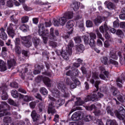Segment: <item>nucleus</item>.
Listing matches in <instances>:
<instances>
[{"mask_svg":"<svg viewBox=\"0 0 125 125\" xmlns=\"http://www.w3.org/2000/svg\"><path fill=\"white\" fill-rule=\"evenodd\" d=\"M110 58H112V59H115L117 60L118 59V56L117 55V52L115 50H111L109 54Z\"/></svg>","mask_w":125,"mask_h":125,"instance_id":"obj_31","label":"nucleus"},{"mask_svg":"<svg viewBox=\"0 0 125 125\" xmlns=\"http://www.w3.org/2000/svg\"><path fill=\"white\" fill-rule=\"evenodd\" d=\"M50 26H51V21H46L44 24L41 23L38 26L39 28V34L41 37H42L44 43L47 42V37L49 35L48 30H44V27Z\"/></svg>","mask_w":125,"mask_h":125,"instance_id":"obj_1","label":"nucleus"},{"mask_svg":"<svg viewBox=\"0 0 125 125\" xmlns=\"http://www.w3.org/2000/svg\"><path fill=\"white\" fill-rule=\"evenodd\" d=\"M32 36L29 35L27 36H24L21 38L22 40V44L25 47H31L32 46V42H31V39Z\"/></svg>","mask_w":125,"mask_h":125,"instance_id":"obj_7","label":"nucleus"},{"mask_svg":"<svg viewBox=\"0 0 125 125\" xmlns=\"http://www.w3.org/2000/svg\"><path fill=\"white\" fill-rule=\"evenodd\" d=\"M90 39L88 37H86L84 38V42L85 44H89L90 46L92 48L95 47V41L96 40V35L93 33H90L89 34Z\"/></svg>","mask_w":125,"mask_h":125,"instance_id":"obj_6","label":"nucleus"},{"mask_svg":"<svg viewBox=\"0 0 125 125\" xmlns=\"http://www.w3.org/2000/svg\"><path fill=\"white\" fill-rule=\"evenodd\" d=\"M1 89L2 90V95L1 98L2 100H7L8 99V95L6 93V90H7V86H4L1 87Z\"/></svg>","mask_w":125,"mask_h":125,"instance_id":"obj_19","label":"nucleus"},{"mask_svg":"<svg viewBox=\"0 0 125 125\" xmlns=\"http://www.w3.org/2000/svg\"><path fill=\"white\" fill-rule=\"evenodd\" d=\"M64 103H65V101L62 99H60L57 101V104L59 105V106H62Z\"/></svg>","mask_w":125,"mask_h":125,"instance_id":"obj_50","label":"nucleus"},{"mask_svg":"<svg viewBox=\"0 0 125 125\" xmlns=\"http://www.w3.org/2000/svg\"><path fill=\"white\" fill-rule=\"evenodd\" d=\"M8 110H10L9 105L7 104L6 102H2L0 104V118L4 116H10V112H9Z\"/></svg>","mask_w":125,"mask_h":125,"instance_id":"obj_4","label":"nucleus"},{"mask_svg":"<svg viewBox=\"0 0 125 125\" xmlns=\"http://www.w3.org/2000/svg\"><path fill=\"white\" fill-rule=\"evenodd\" d=\"M107 7L108 9H113L115 7V5L110 2L107 4Z\"/></svg>","mask_w":125,"mask_h":125,"instance_id":"obj_52","label":"nucleus"},{"mask_svg":"<svg viewBox=\"0 0 125 125\" xmlns=\"http://www.w3.org/2000/svg\"><path fill=\"white\" fill-rule=\"evenodd\" d=\"M8 103H9V104H10V105H12L13 106H18V104H17L16 103H15L14 101L11 99H9L8 100Z\"/></svg>","mask_w":125,"mask_h":125,"instance_id":"obj_45","label":"nucleus"},{"mask_svg":"<svg viewBox=\"0 0 125 125\" xmlns=\"http://www.w3.org/2000/svg\"><path fill=\"white\" fill-rule=\"evenodd\" d=\"M79 27L81 29V31H84V27H83V22L81 21L78 23Z\"/></svg>","mask_w":125,"mask_h":125,"instance_id":"obj_53","label":"nucleus"},{"mask_svg":"<svg viewBox=\"0 0 125 125\" xmlns=\"http://www.w3.org/2000/svg\"><path fill=\"white\" fill-rule=\"evenodd\" d=\"M10 85L11 87H14L15 88H17L18 87V83H17L16 82L11 83Z\"/></svg>","mask_w":125,"mask_h":125,"instance_id":"obj_56","label":"nucleus"},{"mask_svg":"<svg viewBox=\"0 0 125 125\" xmlns=\"http://www.w3.org/2000/svg\"><path fill=\"white\" fill-rule=\"evenodd\" d=\"M125 81V75L122 74L120 77H117L116 79V83L119 87H122V83Z\"/></svg>","mask_w":125,"mask_h":125,"instance_id":"obj_17","label":"nucleus"},{"mask_svg":"<svg viewBox=\"0 0 125 125\" xmlns=\"http://www.w3.org/2000/svg\"><path fill=\"white\" fill-rule=\"evenodd\" d=\"M106 111L107 114H109L110 116H112V117L114 116V112H113V110L111 109V107L107 106L106 107Z\"/></svg>","mask_w":125,"mask_h":125,"instance_id":"obj_42","label":"nucleus"},{"mask_svg":"<svg viewBox=\"0 0 125 125\" xmlns=\"http://www.w3.org/2000/svg\"><path fill=\"white\" fill-rule=\"evenodd\" d=\"M99 29L101 33H102V34L105 33V32H108V31H109V32L112 33V34H115L116 32V30L114 28L108 27L106 22L101 26Z\"/></svg>","mask_w":125,"mask_h":125,"instance_id":"obj_8","label":"nucleus"},{"mask_svg":"<svg viewBox=\"0 0 125 125\" xmlns=\"http://www.w3.org/2000/svg\"><path fill=\"white\" fill-rule=\"evenodd\" d=\"M120 26V24L117 21H115L113 22V27L114 28H118Z\"/></svg>","mask_w":125,"mask_h":125,"instance_id":"obj_59","label":"nucleus"},{"mask_svg":"<svg viewBox=\"0 0 125 125\" xmlns=\"http://www.w3.org/2000/svg\"><path fill=\"white\" fill-rule=\"evenodd\" d=\"M16 29H17V26L14 25L12 23H10V26L7 28V32L12 39H13L15 36V30Z\"/></svg>","mask_w":125,"mask_h":125,"instance_id":"obj_10","label":"nucleus"},{"mask_svg":"<svg viewBox=\"0 0 125 125\" xmlns=\"http://www.w3.org/2000/svg\"><path fill=\"white\" fill-rule=\"evenodd\" d=\"M118 55L119 57H120V63L122 65L125 63V55L124 54L123 58H122V52H118Z\"/></svg>","mask_w":125,"mask_h":125,"instance_id":"obj_40","label":"nucleus"},{"mask_svg":"<svg viewBox=\"0 0 125 125\" xmlns=\"http://www.w3.org/2000/svg\"><path fill=\"white\" fill-rule=\"evenodd\" d=\"M101 61L102 63H103L104 64V65H106L108 62V58L106 57H103L101 58Z\"/></svg>","mask_w":125,"mask_h":125,"instance_id":"obj_46","label":"nucleus"},{"mask_svg":"<svg viewBox=\"0 0 125 125\" xmlns=\"http://www.w3.org/2000/svg\"><path fill=\"white\" fill-rule=\"evenodd\" d=\"M119 18L122 20H125V14H121L119 15Z\"/></svg>","mask_w":125,"mask_h":125,"instance_id":"obj_64","label":"nucleus"},{"mask_svg":"<svg viewBox=\"0 0 125 125\" xmlns=\"http://www.w3.org/2000/svg\"><path fill=\"white\" fill-rule=\"evenodd\" d=\"M29 105H30V108L34 109V108H35V107H36V102H31L29 104Z\"/></svg>","mask_w":125,"mask_h":125,"instance_id":"obj_60","label":"nucleus"},{"mask_svg":"<svg viewBox=\"0 0 125 125\" xmlns=\"http://www.w3.org/2000/svg\"><path fill=\"white\" fill-rule=\"evenodd\" d=\"M52 94L55 97H59L60 95V92L57 89H54L51 90Z\"/></svg>","mask_w":125,"mask_h":125,"instance_id":"obj_38","label":"nucleus"},{"mask_svg":"<svg viewBox=\"0 0 125 125\" xmlns=\"http://www.w3.org/2000/svg\"><path fill=\"white\" fill-rule=\"evenodd\" d=\"M58 88L59 90H61L62 92L63 93L65 97L69 96V93H67V88L65 86V85L62 83H59L58 84Z\"/></svg>","mask_w":125,"mask_h":125,"instance_id":"obj_13","label":"nucleus"},{"mask_svg":"<svg viewBox=\"0 0 125 125\" xmlns=\"http://www.w3.org/2000/svg\"><path fill=\"white\" fill-rule=\"evenodd\" d=\"M0 69L1 72L6 71V66H5L4 62L2 60H0Z\"/></svg>","mask_w":125,"mask_h":125,"instance_id":"obj_34","label":"nucleus"},{"mask_svg":"<svg viewBox=\"0 0 125 125\" xmlns=\"http://www.w3.org/2000/svg\"><path fill=\"white\" fill-rule=\"evenodd\" d=\"M104 47L108 48L110 46V42L108 41H106L104 42Z\"/></svg>","mask_w":125,"mask_h":125,"instance_id":"obj_62","label":"nucleus"},{"mask_svg":"<svg viewBox=\"0 0 125 125\" xmlns=\"http://www.w3.org/2000/svg\"><path fill=\"white\" fill-rule=\"evenodd\" d=\"M40 92L43 95H47V93H48V91H47V90L44 87L41 88Z\"/></svg>","mask_w":125,"mask_h":125,"instance_id":"obj_41","label":"nucleus"},{"mask_svg":"<svg viewBox=\"0 0 125 125\" xmlns=\"http://www.w3.org/2000/svg\"><path fill=\"white\" fill-rule=\"evenodd\" d=\"M71 7L73 9L74 11H77L79 10V7H80V2L74 1L71 5Z\"/></svg>","mask_w":125,"mask_h":125,"instance_id":"obj_27","label":"nucleus"},{"mask_svg":"<svg viewBox=\"0 0 125 125\" xmlns=\"http://www.w3.org/2000/svg\"><path fill=\"white\" fill-rule=\"evenodd\" d=\"M74 44L73 42L70 41L67 45V47L66 50L62 51V53L60 51H57V52H59V54H58V55H62V58L65 60H69L70 56L72 55V47H73Z\"/></svg>","mask_w":125,"mask_h":125,"instance_id":"obj_3","label":"nucleus"},{"mask_svg":"<svg viewBox=\"0 0 125 125\" xmlns=\"http://www.w3.org/2000/svg\"><path fill=\"white\" fill-rule=\"evenodd\" d=\"M29 21V17L28 16H24L21 19L22 23H27Z\"/></svg>","mask_w":125,"mask_h":125,"instance_id":"obj_51","label":"nucleus"},{"mask_svg":"<svg viewBox=\"0 0 125 125\" xmlns=\"http://www.w3.org/2000/svg\"><path fill=\"white\" fill-rule=\"evenodd\" d=\"M74 13L72 12H66L63 14L62 17L59 18L57 20L54 19L53 24L56 27H58L60 25L64 26L66 24V22L69 19H72Z\"/></svg>","mask_w":125,"mask_h":125,"instance_id":"obj_2","label":"nucleus"},{"mask_svg":"<svg viewBox=\"0 0 125 125\" xmlns=\"http://www.w3.org/2000/svg\"><path fill=\"white\" fill-rule=\"evenodd\" d=\"M8 69H13L16 66V61L14 59H12L7 61Z\"/></svg>","mask_w":125,"mask_h":125,"instance_id":"obj_24","label":"nucleus"},{"mask_svg":"<svg viewBox=\"0 0 125 125\" xmlns=\"http://www.w3.org/2000/svg\"><path fill=\"white\" fill-rule=\"evenodd\" d=\"M104 18L103 17L98 16V17L94 20L95 25H98V24L102 23Z\"/></svg>","mask_w":125,"mask_h":125,"instance_id":"obj_29","label":"nucleus"},{"mask_svg":"<svg viewBox=\"0 0 125 125\" xmlns=\"http://www.w3.org/2000/svg\"><path fill=\"white\" fill-rule=\"evenodd\" d=\"M76 102L75 103V106H82L83 104H84V102L83 101L81 98H77Z\"/></svg>","mask_w":125,"mask_h":125,"instance_id":"obj_33","label":"nucleus"},{"mask_svg":"<svg viewBox=\"0 0 125 125\" xmlns=\"http://www.w3.org/2000/svg\"><path fill=\"white\" fill-rule=\"evenodd\" d=\"M53 31H54V29H53V28L51 27L50 29V40H53L54 41H56V37L54 36Z\"/></svg>","mask_w":125,"mask_h":125,"instance_id":"obj_36","label":"nucleus"},{"mask_svg":"<svg viewBox=\"0 0 125 125\" xmlns=\"http://www.w3.org/2000/svg\"><path fill=\"white\" fill-rule=\"evenodd\" d=\"M109 63H110V64L114 65L115 67H118V66L119 65V62H118L114 61L111 59L109 60Z\"/></svg>","mask_w":125,"mask_h":125,"instance_id":"obj_48","label":"nucleus"},{"mask_svg":"<svg viewBox=\"0 0 125 125\" xmlns=\"http://www.w3.org/2000/svg\"><path fill=\"white\" fill-rule=\"evenodd\" d=\"M20 98V99H23V101H24L25 102H29V101H32V100H33L32 97H29L28 96L23 95V97H21Z\"/></svg>","mask_w":125,"mask_h":125,"instance_id":"obj_37","label":"nucleus"},{"mask_svg":"<svg viewBox=\"0 0 125 125\" xmlns=\"http://www.w3.org/2000/svg\"><path fill=\"white\" fill-rule=\"evenodd\" d=\"M106 125H118V124L116 121L108 119L106 121Z\"/></svg>","mask_w":125,"mask_h":125,"instance_id":"obj_39","label":"nucleus"},{"mask_svg":"<svg viewBox=\"0 0 125 125\" xmlns=\"http://www.w3.org/2000/svg\"><path fill=\"white\" fill-rule=\"evenodd\" d=\"M85 108L86 110L88 111H92V110L94 109L95 111H94V114L95 116H99V115H100V110L97 108L94 104H92L90 106H86Z\"/></svg>","mask_w":125,"mask_h":125,"instance_id":"obj_14","label":"nucleus"},{"mask_svg":"<svg viewBox=\"0 0 125 125\" xmlns=\"http://www.w3.org/2000/svg\"><path fill=\"white\" fill-rule=\"evenodd\" d=\"M15 43L16 44V46H19L20 44V40L19 38H16Z\"/></svg>","mask_w":125,"mask_h":125,"instance_id":"obj_63","label":"nucleus"},{"mask_svg":"<svg viewBox=\"0 0 125 125\" xmlns=\"http://www.w3.org/2000/svg\"><path fill=\"white\" fill-rule=\"evenodd\" d=\"M21 48L19 46H16L15 51L18 54H21Z\"/></svg>","mask_w":125,"mask_h":125,"instance_id":"obj_49","label":"nucleus"},{"mask_svg":"<svg viewBox=\"0 0 125 125\" xmlns=\"http://www.w3.org/2000/svg\"><path fill=\"white\" fill-rule=\"evenodd\" d=\"M104 96V95L101 92H98L97 91H94L93 94L87 96L84 102H87L88 101L96 102L98 101V98H102Z\"/></svg>","mask_w":125,"mask_h":125,"instance_id":"obj_5","label":"nucleus"},{"mask_svg":"<svg viewBox=\"0 0 125 125\" xmlns=\"http://www.w3.org/2000/svg\"><path fill=\"white\" fill-rule=\"evenodd\" d=\"M43 82L48 87H50L51 86V84L50 83V79L47 77H44L43 79Z\"/></svg>","mask_w":125,"mask_h":125,"instance_id":"obj_32","label":"nucleus"},{"mask_svg":"<svg viewBox=\"0 0 125 125\" xmlns=\"http://www.w3.org/2000/svg\"><path fill=\"white\" fill-rule=\"evenodd\" d=\"M80 74V71L79 70L77 69L75 73H72L71 70H69L66 72V76H70L71 79H74V78H76V77H78L79 74Z\"/></svg>","mask_w":125,"mask_h":125,"instance_id":"obj_22","label":"nucleus"},{"mask_svg":"<svg viewBox=\"0 0 125 125\" xmlns=\"http://www.w3.org/2000/svg\"><path fill=\"white\" fill-rule=\"evenodd\" d=\"M11 95L14 98H20L23 97V95L18 93V92L16 90H13L11 91Z\"/></svg>","mask_w":125,"mask_h":125,"instance_id":"obj_25","label":"nucleus"},{"mask_svg":"<svg viewBox=\"0 0 125 125\" xmlns=\"http://www.w3.org/2000/svg\"><path fill=\"white\" fill-rule=\"evenodd\" d=\"M13 115H14L16 119H21V115H20V114H18L16 112H13Z\"/></svg>","mask_w":125,"mask_h":125,"instance_id":"obj_58","label":"nucleus"},{"mask_svg":"<svg viewBox=\"0 0 125 125\" xmlns=\"http://www.w3.org/2000/svg\"><path fill=\"white\" fill-rule=\"evenodd\" d=\"M86 26L87 28H91L93 26V24L92 23V21L89 20L87 21H86Z\"/></svg>","mask_w":125,"mask_h":125,"instance_id":"obj_47","label":"nucleus"},{"mask_svg":"<svg viewBox=\"0 0 125 125\" xmlns=\"http://www.w3.org/2000/svg\"><path fill=\"white\" fill-rule=\"evenodd\" d=\"M100 70H101V73L99 75V77L102 80L105 81V80H106V78H108L109 72H108V71H106L105 68L103 66L100 67Z\"/></svg>","mask_w":125,"mask_h":125,"instance_id":"obj_12","label":"nucleus"},{"mask_svg":"<svg viewBox=\"0 0 125 125\" xmlns=\"http://www.w3.org/2000/svg\"><path fill=\"white\" fill-rule=\"evenodd\" d=\"M11 121V117H5L3 119L4 123H6V124H10Z\"/></svg>","mask_w":125,"mask_h":125,"instance_id":"obj_43","label":"nucleus"},{"mask_svg":"<svg viewBox=\"0 0 125 125\" xmlns=\"http://www.w3.org/2000/svg\"><path fill=\"white\" fill-rule=\"evenodd\" d=\"M77 110H83V108L82 107H76V106H74L73 107L72 109L71 110L69 114H72V113H73V112H75V111H77Z\"/></svg>","mask_w":125,"mask_h":125,"instance_id":"obj_44","label":"nucleus"},{"mask_svg":"<svg viewBox=\"0 0 125 125\" xmlns=\"http://www.w3.org/2000/svg\"><path fill=\"white\" fill-rule=\"evenodd\" d=\"M115 116L118 118L119 120H125V110L123 107H120L119 111L116 110L114 112Z\"/></svg>","mask_w":125,"mask_h":125,"instance_id":"obj_11","label":"nucleus"},{"mask_svg":"<svg viewBox=\"0 0 125 125\" xmlns=\"http://www.w3.org/2000/svg\"><path fill=\"white\" fill-rule=\"evenodd\" d=\"M91 116L90 115H87L85 118V121L86 122H89L90 121H91Z\"/></svg>","mask_w":125,"mask_h":125,"instance_id":"obj_61","label":"nucleus"},{"mask_svg":"<svg viewBox=\"0 0 125 125\" xmlns=\"http://www.w3.org/2000/svg\"><path fill=\"white\" fill-rule=\"evenodd\" d=\"M1 32L0 33V37L2 40H3L4 41H5L7 40V35L5 34V32H4V29L3 28H1L0 29Z\"/></svg>","mask_w":125,"mask_h":125,"instance_id":"obj_26","label":"nucleus"},{"mask_svg":"<svg viewBox=\"0 0 125 125\" xmlns=\"http://www.w3.org/2000/svg\"><path fill=\"white\" fill-rule=\"evenodd\" d=\"M96 32L97 37L99 39L97 40V45H98L99 46H103V43H102V41L100 40H101L102 41H103V42H104V39L102 38V34L100 33V32L98 30H96Z\"/></svg>","mask_w":125,"mask_h":125,"instance_id":"obj_15","label":"nucleus"},{"mask_svg":"<svg viewBox=\"0 0 125 125\" xmlns=\"http://www.w3.org/2000/svg\"><path fill=\"white\" fill-rule=\"evenodd\" d=\"M66 27L67 29V31H69L68 32L69 35L72 34L73 31H74V28H73V27H74V21H68L66 24Z\"/></svg>","mask_w":125,"mask_h":125,"instance_id":"obj_16","label":"nucleus"},{"mask_svg":"<svg viewBox=\"0 0 125 125\" xmlns=\"http://www.w3.org/2000/svg\"><path fill=\"white\" fill-rule=\"evenodd\" d=\"M31 116L33 122H38L41 120V116L37 113L35 110L32 111Z\"/></svg>","mask_w":125,"mask_h":125,"instance_id":"obj_18","label":"nucleus"},{"mask_svg":"<svg viewBox=\"0 0 125 125\" xmlns=\"http://www.w3.org/2000/svg\"><path fill=\"white\" fill-rule=\"evenodd\" d=\"M7 6L8 7H12L13 6V1L9 0L7 2Z\"/></svg>","mask_w":125,"mask_h":125,"instance_id":"obj_57","label":"nucleus"},{"mask_svg":"<svg viewBox=\"0 0 125 125\" xmlns=\"http://www.w3.org/2000/svg\"><path fill=\"white\" fill-rule=\"evenodd\" d=\"M82 116V113L81 111H77L74 113L71 116V119L72 121H78L81 119V116Z\"/></svg>","mask_w":125,"mask_h":125,"instance_id":"obj_21","label":"nucleus"},{"mask_svg":"<svg viewBox=\"0 0 125 125\" xmlns=\"http://www.w3.org/2000/svg\"><path fill=\"white\" fill-rule=\"evenodd\" d=\"M32 41L33 44H34V46L36 48L40 46V45H41V43H42V42L41 41V40H40V38L36 37H33L32 39Z\"/></svg>","mask_w":125,"mask_h":125,"instance_id":"obj_20","label":"nucleus"},{"mask_svg":"<svg viewBox=\"0 0 125 125\" xmlns=\"http://www.w3.org/2000/svg\"><path fill=\"white\" fill-rule=\"evenodd\" d=\"M54 41L53 40L50 41L49 44V45H50L51 46H52V47H55L56 46V45H57V43H56V42L52 41Z\"/></svg>","mask_w":125,"mask_h":125,"instance_id":"obj_55","label":"nucleus"},{"mask_svg":"<svg viewBox=\"0 0 125 125\" xmlns=\"http://www.w3.org/2000/svg\"><path fill=\"white\" fill-rule=\"evenodd\" d=\"M29 25L26 24H23L21 25L20 27V30L22 31V32H28L29 31Z\"/></svg>","mask_w":125,"mask_h":125,"instance_id":"obj_35","label":"nucleus"},{"mask_svg":"<svg viewBox=\"0 0 125 125\" xmlns=\"http://www.w3.org/2000/svg\"><path fill=\"white\" fill-rule=\"evenodd\" d=\"M54 107H55V105H54V103H52L49 104L48 109V114H52V115L55 114L56 111L55 110V109H54Z\"/></svg>","mask_w":125,"mask_h":125,"instance_id":"obj_23","label":"nucleus"},{"mask_svg":"<svg viewBox=\"0 0 125 125\" xmlns=\"http://www.w3.org/2000/svg\"><path fill=\"white\" fill-rule=\"evenodd\" d=\"M76 50L81 53L83 52L84 50V46L83 45L80 44L76 45Z\"/></svg>","mask_w":125,"mask_h":125,"instance_id":"obj_30","label":"nucleus"},{"mask_svg":"<svg viewBox=\"0 0 125 125\" xmlns=\"http://www.w3.org/2000/svg\"><path fill=\"white\" fill-rule=\"evenodd\" d=\"M74 41L76 43H80L82 42V39L80 37H77L74 38Z\"/></svg>","mask_w":125,"mask_h":125,"instance_id":"obj_54","label":"nucleus"},{"mask_svg":"<svg viewBox=\"0 0 125 125\" xmlns=\"http://www.w3.org/2000/svg\"><path fill=\"white\" fill-rule=\"evenodd\" d=\"M99 78L98 72H93L92 79L90 80V82L93 84L94 83V80H97Z\"/></svg>","mask_w":125,"mask_h":125,"instance_id":"obj_28","label":"nucleus"},{"mask_svg":"<svg viewBox=\"0 0 125 125\" xmlns=\"http://www.w3.org/2000/svg\"><path fill=\"white\" fill-rule=\"evenodd\" d=\"M72 80L73 83L71 82L70 79L67 78L66 83L67 84V85H70V88H76L77 87V85H79V84H80V81H79V80H78L76 77H74V78H72Z\"/></svg>","mask_w":125,"mask_h":125,"instance_id":"obj_9","label":"nucleus"}]
</instances>
